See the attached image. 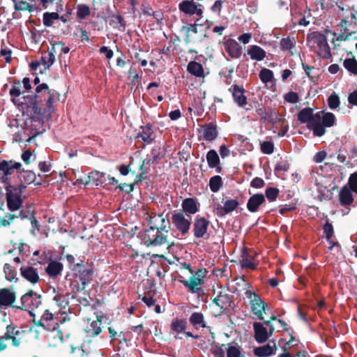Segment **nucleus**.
Wrapping results in <instances>:
<instances>
[{"instance_id": "24", "label": "nucleus", "mask_w": 357, "mask_h": 357, "mask_svg": "<svg viewBox=\"0 0 357 357\" xmlns=\"http://www.w3.org/2000/svg\"><path fill=\"white\" fill-rule=\"evenodd\" d=\"M203 138L208 142L215 140L218 135V126L213 122L202 126Z\"/></svg>"}, {"instance_id": "19", "label": "nucleus", "mask_w": 357, "mask_h": 357, "mask_svg": "<svg viewBox=\"0 0 357 357\" xmlns=\"http://www.w3.org/2000/svg\"><path fill=\"white\" fill-rule=\"evenodd\" d=\"M16 300V294L8 288L0 289V307L2 306H10L15 308L14 304Z\"/></svg>"}, {"instance_id": "29", "label": "nucleus", "mask_w": 357, "mask_h": 357, "mask_svg": "<svg viewBox=\"0 0 357 357\" xmlns=\"http://www.w3.org/2000/svg\"><path fill=\"white\" fill-rule=\"evenodd\" d=\"M63 264L57 261H51L45 268L47 274L52 278H56L63 270Z\"/></svg>"}, {"instance_id": "54", "label": "nucleus", "mask_w": 357, "mask_h": 357, "mask_svg": "<svg viewBox=\"0 0 357 357\" xmlns=\"http://www.w3.org/2000/svg\"><path fill=\"white\" fill-rule=\"evenodd\" d=\"M15 9L17 11L32 10V6L24 0H19L14 3Z\"/></svg>"}, {"instance_id": "48", "label": "nucleus", "mask_w": 357, "mask_h": 357, "mask_svg": "<svg viewBox=\"0 0 357 357\" xmlns=\"http://www.w3.org/2000/svg\"><path fill=\"white\" fill-rule=\"evenodd\" d=\"M160 146L154 147L151 150V154L152 155V158L147 160V162H146L147 165H149L150 166L153 164L158 163V160L163 158V156L160 153Z\"/></svg>"}, {"instance_id": "8", "label": "nucleus", "mask_w": 357, "mask_h": 357, "mask_svg": "<svg viewBox=\"0 0 357 357\" xmlns=\"http://www.w3.org/2000/svg\"><path fill=\"white\" fill-rule=\"evenodd\" d=\"M256 112L260 116L261 120L267 121L273 126H275L278 122H284L282 119V114H280L275 108H266L264 106H259Z\"/></svg>"}, {"instance_id": "43", "label": "nucleus", "mask_w": 357, "mask_h": 357, "mask_svg": "<svg viewBox=\"0 0 357 357\" xmlns=\"http://www.w3.org/2000/svg\"><path fill=\"white\" fill-rule=\"evenodd\" d=\"M181 31H184L185 37L184 41L185 44H189L191 42V39L190 38V33L192 32L194 33H197L198 32L197 30V24H190L188 26H183L181 29Z\"/></svg>"}, {"instance_id": "52", "label": "nucleus", "mask_w": 357, "mask_h": 357, "mask_svg": "<svg viewBox=\"0 0 357 357\" xmlns=\"http://www.w3.org/2000/svg\"><path fill=\"white\" fill-rule=\"evenodd\" d=\"M340 103V98L335 92H333L328 98V105L331 109H335L337 108Z\"/></svg>"}, {"instance_id": "31", "label": "nucleus", "mask_w": 357, "mask_h": 357, "mask_svg": "<svg viewBox=\"0 0 357 357\" xmlns=\"http://www.w3.org/2000/svg\"><path fill=\"white\" fill-rule=\"evenodd\" d=\"M189 321L196 329L207 327L206 322L204 320V314L202 312H192L189 317Z\"/></svg>"}, {"instance_id": "60", "label": "nucleus", "mask_w": 357, "mask_h": 357, "mask_svg": "<svg viewBox=\"0 0 357 357\" xmlns=\"http://www.w3.org/2000/svg\"><path fill=\"white\" fill-rule=\"evenodd\" d=\"M290 165L287 160H281L278 162L275 166L274 170L275 172H287L289 169Z\"/></svg>"}, {"instance_id": "4", "label": "nucleus", "mask_w": 357, "mask_h": 357, "mask_svg": "<svg viewBox=\"0 0 357 357\" xmlns=\"http://www.w3.org/2000/svg\"><path fill=\"white\" fill-rule=\"evenodd\" d=\"M308 46L314 50L319 56L328 59L332 57L330 46L325 34L319 31H313L307 34Z\"/></svg>"}, {"instance_id": "14", "label": "nucleus", "mask_w": 357, "mask_h": 357, "mask_svg": "<svg viewBox=\"0 0 357 357\" xmlns=\"http://www.w3.org/2000/svg\"><path fill=\"white\" fill-rule=\"evenodd\" d=\"M149 222L158 233L162 231L167 233L170 230L171 225L169 221L165 219L162 213L151 215Z\"/></svg>"}, {"instance_id": "9", "label": "nucleus", "mask_w": 357, "mask_h": 357, "mask_svg": "<svg viewBox=\"0 0 357 357\" xmlns=\"http://www.w3.org/2000/svg\"><path fill=\"white\" fill-rule=\"evenodd\" d=\"M229 91L231 93L234 102L239 107L250 111L252 109L251 105L248 104L247 98L245 96V90L241 86L233 84L229 89Z\"/></svg>"}, {"instance_id": "23", "label": "nucleus", "mask_w": 357, "mask_h": 357, "mask_svg": "<svg viewBox=\"0 0 357 357\" xmlns=\"http://www.w3.org/2000/svg\"><path fill=\"white\" fill-rule=\"evenodd\" d=\"M352 190L347 185L343 186L338 194V199L341 206L347 207L354 203Z\"/></svg>"}, {"instance_id": "40", "label": "nucleus", "mask_w": 357, "mask_h": 357, "mask_svg": "<svg viewBox=\"0 0 357 357\" xmlns=\"http://www.w3.org/2000/svg\"><path fill=\"white\" fill-rule=\"evenodd\" d=\"M59 14L57 12H45L43 15V22L45 26L51 27L53 26V21L59 20Z\"/></svg>"}, {"instance_id": "42", "label": "nucleus", "mask_w": 357, "mask_h": 357, "mask_svg": "<svg viewBox=\"0 0 357 357\" xmlns=\"http://www.w3.org/2000/svg\"><path fill=\"white\" fill-rule=\"evenodd\" d=\"M343 66L351 74L357 75V60L354 57L344 59Z\"/></svg>"}, {"instance_id": "58", "label": "nucleus", "mask_w": 357, "mask_h": 357, "mask_svg": "<svg viewBox=\"0 0 357 357\" xmlns=\"http://www.w3.org/2000/svg\"><path fill=\"white\" fill-rule=\"evenodd\" d=\"M323 231L326 235V240L330 241V239H331L334 234L333 226L332 224L327 221L323 226Z\"/></svg>"}, {"instance_id": "33", "label": "nucleus", "mask_w": 357, "mask_h": 357, "mask_svg": "<svg viewBox=\"0 0 357 357\" xmlns=\"http://www.w3.org/2000/svg\"><path fill=\"white\" fill-rule=\"evenodd\" d=\"M21 174L20 181L17 183H22L25 185H28L31 183H36L37 185H40L41 183H36V176L33 172L29 170H21L19 172Z\"/></svg>"}, {"instance_id": "12", "label": "nucleus", "mask_w": 357, "mask_h": 357, "mask_svg": "<svg viewBox=\"0 0 357 357\" xmlns=\"http://www.w3.org/2000/svg\"><path fill=\"white\" fill-rule=\"evenodd\" d=\"M20 334V331L13 324L6 326V332L2 336H0V351L6 349L7 345L4 343L5 340H12V344L14 347H19L20 344V339L17 336Z\"/></svg>"}, {"instance_id": "41", "label": "nucleus", "mask_w": 357, "mask_h": 357, "mask_svg": "<svg viewBox=\"0 0 357 357\" xmlns=\"http://www.w3.org/2000/svg\"><path fill=\"white\" fill-rule=\"evenodd\" d=\"M3 272L6 279L10 282H17V272L9 264L6 263L3 265Z\"/></svg>"}, {"instance_id": "21", "label": "nucleus", "mask_w": 357, "mask_h": 357, "mask_svg": "<svg viewBox=\"0 0 357 357\" xmlns=\"http://www.w3.org/2000/svg\"><path fill=\"white\" fill-rule=\"evenodd\" d=\"M254 337L259 344L266 342L268 338V330L261 322H254L253 324Z\"/></svg>"}, {"instance_id": "64", "label": "nucleus", "mask_w": 357, "mask_h": 357, "mask_svg": "<svg viewBox=\"0 0 357 357\" xmlns=\"http://www.w3.org/2000/svg\"><path fill=\"white\" fill-rule=\"evenodd\" d=\"M106 174L105 172H100L98 171H93L89 173V181H100L102 178L105 176Z\"/></svg>"}, {"instance_id": "39", "label": "nucleus", "mask_w": 357, "mask_h": 357, "mask_svg": "<svg viewBox=\"0 0 357 357\" xmlns=\"http://www.w3.org/2000/svg\"><path fill=\"white\" fill-rule=\"evenodd\" d=\"M69 287L72 293L73 294L79 292L86 288V287L79 280H78L77 276L75 274L73 275V278L70 280Z\"/></svg>"}, {"instance_id": "50", "label": "nucleus", "mask_w": 357, "mask_h": 357, "mask_svg": "<svg viewBox=\"0 0 357 357\" xmlns=\"http://www.w3.org/2000/svg\"><path fill=\"white\" fill-rule=\"evenodd\" d=\"M224 347H226V344H222L221 346H219L217 344H211V352L214 357H225V349H223Z\"/></svg>"}, {"instance_id": "37", "label": "nucleus", "mask_w": 357, "mask_h": 357, "mask_svg": "<svg viewBox=\"0 0 357 357\" xmlns=\"http://www.w3.org/2000/svg\"><path fill=\"white\" fill-rule=\"evenodd\" d=\"M219 297L220 302V310L222 311L227 310L234 303L233 296L229 294L220 292Z\"/></svg>"}, {"instance_id": "56", "label": "nucleus", "mask_w": 357, "mask_h": 357, "mask_svg": "<svg viewBox=\"0 0 357 357\" xmlns=\"http://www.w3.org/2000/svg\"><path fill=\"white\" fill-rule=\"evenodd\" d=\"M310 19L313 20L312 17V13L310 10H305L303 15L298 20V24L300 26H307L310 23Z\"/></svg>"}, {"instance_id": "35", "label": "nucleus", "mask_w": 357, "mask_h": 357, "mask_svg": "<svg viewBox=\"0 0 357 357\" xmlns=\"http://www.w3.org/2000/svg\"><path fill=\"white\" fill-rule=\"evenodd\" d=\"M188 326V321L185 319H178L176 318L172 320L170 328L173 332L177 334L184 332Z\"/></svg>"}, {"instance_id": "27", "label": "nucleus", "mask_w": 357, "mask_h": 357, "mask_svg": "<svg viewBox=\"0 0 357 357\" xmlns=\"http://www.w3.org/2000/svg\"><path fill=\"white\" fill-rule=\"evenodd\" d=\"M225 350L227 357H245V351L241 346L236 342L233 341L226 344Z\"/></svg>"}, {"instance_id": "34", "label": "nucleus", "mask_w": 357, "mask_h": 357, "mask_svg": "<svg viewBox=\"0 0 357 357\" xmlns=\"http://www.w3.org/2000/svg\"><path fill=\"white\" fill-rule=\"evenodd\" d=\"M188 71L192 75L197 77H204V70L200 63L192 61L189 62L187 66Z\"/></svg>"}, {"instance_id": "15", "label": "nucleus", "mask_w": 357, "mask_h": 357, "mask_svg": "<svg viewBox=\"0 0 357 357\" xmlns=\"http://www.w3.org/2000/svg\"><path fill=\"white\" fill-rule=\"evenodd\" d=\"M20 271L21 276L31 284H36L40 281L38 269L30 262L27 265H22Z\"/></svg>"}, {"instance_id": "59", "label": "nucleus", "mask_w": 357, "mask_h": 357, "mask_svg": "<svg viewBox=\"0 0 357 357\" xmlns=\"http://www.w3.org/2000/svg\"><path fill=\"white\" fill-rule=\"evenodd\" d=\"M348 185L354 192L357 194V172H354L349 176Z\"/></svg>"}, {"instance_id": "51", "label": "nucleus", "mask_w": 357, "mask_h": 357, "mask_svg": "<svg viewBox=\"0 0 357 357\" xmlns=\"http://www.w3.org/2000/svg\"><path fill=\"white\" fill-rule=\"evenodd\" d=\"M112 22L114 24V27L121 29L122 28L123 30L126 28V22L123 17L121 15H112L111 16Z\"/></svg>"}, {"instance_id": "30", "label": "nucleus", "mask_w": 357, "mask_h": 357, "mask_svg": "<svg viewBox=\"0 0 357 357\" xmlns=\"http://www.w3.org/2000/svg\"><path fill=\"white\" fill-rule=\"evenodd\" d=\"M142 132H139L137 135V138H141L142 140L146 143L151 144L153 141L152 135L153 130L152 126L150 123H147L146 126H141Z\"/></svg>"}, {"instance_id": "63", "label": "nucleus", "mask_w": 357, "mask_h": 357, "mask_svg": "<svg viewBox=\"0 0 357 357\" xmlns=\"http://www.w3.org/2000/svg\"><path fill=\"white\" fill-rule=\"evenodd\" d=\"M284 99L286 102L289 103H296L300 100L298 93L294 91L286 93L284 96Z\"/></svg>"}, {"instance_id": "44", "label": "nucleus", "mask_w": 357, "mask_h": 357, "mask_svg": "<svg viewBox=\"0 0 357 357\" xmlns=\"http://www.w3.org/2000/svg\"><path fill=\"white\" fill-rule=\"evenodd\" d=\"M222 180L221 176L217 175L211 177L209 181V187L213 192H217L222 186Z\"/></svg>"}, {"instance_id": "5", "label": "nucleus", "mask_w": 357, "mask_h": 357, "mask_svg": "<svg viewBox=\"0 0 357 357\" xmlns=\"http://www.w3.org/2000/svg\"><path fill=\"white\" fill-rule=\"evenodd\" d=\"M22 164L14 160H2L0 162V181L4 186L17 183L14 172L19 173Z\"/></svg>"}, {"instance_id": "2", "label": "nucleus", "mask_w": 357, "mask_h": 357, "mask_svg": "<svg viewBox=\"0 0 357 357\" xmlns=\"http://www.w3.org/2000/svg\"><path fill=\"white\" fill-rule=\"evenodd\" d=\"M297 118L301 123H307V128L312 131L315 137L324 135L326 128L333 127L336 121L333 113L321 111L314 114L311 107L302 109L298 113Z\"/></svg>"}, {"instance_id": "16", "label": "nucleus", "mask_w": 357, "mask_h": 357, "mask_svg": "<svg viewBox=\"0 0 357 357\" xmlns=\"http://www.w3.org/2000/svg\"><path fill=\"white\" fill-rule=\"evenodd\" d=\"M210 222L204 217L197 215L193 222V234L197 238H201L206 234Z\"/></svg>"}, {"instance_id": "47", "label": "nucleus", "mask_w": 357, "mask_h": 357, "mask_svg": "<svg viewBox=\"0 0 357 357\" xmlns=\"http://www.w3.org/2000/svg\"><path fill=\"white\" fill-rule=\"evenodd\" d=\"M91 15L90 8L85 4H79L77 10V17L80 20H84Z\"/></svg>"}, {"instance_id": "53", "label": "nucleus", "mask_w": 357, "mask_h": 357, "mask_svg": "<svg viewBox=\"0 0 357 357\" xmlns=\"http://www.w3.org/2000/svg\"><path fill=\"white\" fill-rule=\"evenodd\" d=\"M279 190L276 188L269 187L266 189L265 196L270 202L275 201L279 195Z\"/></svg>"}, {"instance_id": "32", "label": "nucleus", "mask_w": 357, "mask_h": 357, "mask_svg": "<svg viewBox=\"0 0 357 357\" xmlns=\"http://www.w3.org/2000/svg\"><path fill=\"white\" fill-rule=\"evenodd\" d=\"M248 54L250 56L251 59L261 61L266 57V52L261 47L253 45L250 46L248 50Z\"/></svg>"}, {"instance_id": "49", "label": "nucleus", "mask_w": 357, "mask_h": 357, "mask_svg": "<svg viewBox=\"0 0 357 357\" xmlns=\"http://www.w3.org/2000/svg\"><path fill=\"white\" fill-rule=\"evenodd\" d=\"M155 233L158 232L151 225L149 229L145 230L144 234V239L148 245H151L152 238L155 237Z\"/></svg>"}, {"instance_id": "55", "label": "nucleus", "mask_w": 357, "mask_h": 357, "mask_svg": "<svg viewBox=\"0 0 357 357\" xmlns=\"http://www.w3.org/2000/svg\"><path fill=\"white\" fill-rule=\"evenodd\" d=\"M260 149L264 154H272L274 151V144L270 141L264 142L261 144Z\"/></svg>"}, {"instance_id": "13", "label": "nucleus", "mask_w": 357, "mask_h": 357, "mask_svg": "<svg viewBox=\"0 0 357 357\" xmlns=\"http://www.w3.org/2000/svg\"><path fill=\"white\" fill-rule=\"evenodd\" d=\"M257 255V253L255 250L243 247L241 253L240 265L241 268L256 270L257 264L255 263L254 260Z\"/></svg>"}, {"instance_id": "20", "label": "nucleus", "mask_w": 357, "mask_h": 357, "mask_svg": "<svg viewBox=\"0 0 357 357\" xmlns=\"http://www.w3.org/2000/svg\"><path fill=\"white\" fill-rule=\"evenodd\" d=\"M102 317L97 315L96 320L92 321L87 325L85 332L89 337H96L100 334L102 328Z\"/></svg>"}, {"instance_id": "11", "label": "nucleus", "mask_w": 357, "mask_h": 357, "mask_svg": "<svg viewBox=\"0 0 357 357\" xmlns=\"http://www.w3.org/2000/svg\"><path fill=\"white\" fill-rule=\"evenodd\" d=\"M178 281L187 287L192 294H196L198 297H202L204 295V291L201 287L204 283L202 278L192 275L187 280L180 276Z\"/></svg>"}, {"instance_id": "46", "label": "nucleus", "mask_w": 357, "mask_h": 357, "mask_svg": "<svg viewBox=\"0 0 357 357\" xmlns=\"http://www.w3.org/2000/svg\"><path fill=\"white\" fill-rule=\"evenodd\" d=\"M295 44L296 42L294 38L288 36L287 38H283L281 39L280 42V47L282 50L287 51L292 49L294 47Z\"/></svg>"}, {"instance_id": "10", "label": "nucleus", "mask_w": 357, "mask_h": 357, "mask_svg": "<svg viewBox=\"0 0 357 357\" xmlns=\"http://www.w3.org/2000/svg\"><path fill=\"white\" fill-rule=\"evenodd\" d=\"M172 222L182 236H185L189 232L191 218L187 219L183 212L174 211L172 215Z\"/></svg>"}, {"instance_id": "26", "label": "nucleus", "mask_w": 357, "mask_h": 357, "mask_svg": "<svg viewBox=\"0 0 357 357\" xmlns=\"http://www.w3.org/2000/svg\"><path fill=\"white\" fill-rule=\"evenodd\" d=\"M181 207L182 210L181 211L183 212V214L187 216L194 215L199 211L197 204L193 198L185 199L182 202Z\"/></svg>"}, {"instance_id": "57", "label": "nucleus", "mask_w": 357, "mask_h": 357, "mask_svg": "<svg viewBox=\"0 0 357 357\" xmlns=\"http://www.w3.org/2000/svg\"><path fill=\"white\" fill-rule=\"evenodd\" d=\"M302 68L304 70L305 74L307 77L314 82V78L317 77V75L314 74L315 68L313 66H310L309 65L302 63Z\"/></svg>"}, {"instance_id": "17", "label": "nucleus", "mask_w": 357, "mask_h": 357, "mask_svg": "<svg viewBox=\"0 0 357 357\" xmlns=\"http://www.w3.org/2000/svg\"><path fill=\"white\" fill-rule=\"evenodd\" d=\"M239 204L238 201L236 199H227L223 203V206L218 204L217 207L214 208V212L218 217L222 218L235 211Z\"/></svg>"}, {"instance_id": "18", "label": "nucleus", "mask_w": 357, "mask_h": 357, "mask_svg": "<svg viewBox=\"0 0 357 357\" xmlns=\"http://www.w3.org/2000/svg\"><path fill=\"white\" fill-rule=\"evenodd\" d=\"M278 347L275 340H270L266 344L255 347L253 350L255 356L257 357H266L275 354Z\"/></svg>"}, {"instance_id": "61", "label": "nucleus", "mask_w": 357, "mask_h": 357, "mask_svg": "<svg viewBox=\"0 0 357 357\" xmlns=\"http://www.w3.org/2000/svg\"><path fill=\"white\" fill-rule=\"evenodd\" d=\"M135 185L134 182L132 183H123L117 185L116 188L119 189L122 192H125L126 194H130L134 190Z\"/></svg>"}, {"instance_id": "45", "label": "nucleus", "mask_w": 357, "mask_h": 357, "mask_svg": "<svg viewBox=\"0 0 357 357\" xmlns=\"http://www.w3.org/2000/svg\"><path fill=\"white\" fill-rule=\"evenodd\" d=\"M259 77L263 83L267 84L273 79L274 75L271 70L264 68L260 70Z\"/></svg>"}, {"instance_id": "62", "label": "nucleus", "mask_w": 357, "mask_h": 357, "mask_svg": "<svg viewBox=\"0 0 357 357\" xmlns=\"http://www.w3.org/2000/svg\"><path fill=\"white\" fill-rule=\"evenodd\" d=\"M15 218H18V216L16 214L8 213L2 219H1L0 225L3 227H8L10 225L11 222Z\"/></svg>"}, {"instance_id": "28", "label": "nucleus", "mask_w": 357, "mask_h": 357, "mask_svg": "<svg viewBox=\"0 0 357 357\" xmlns=\"http://www.w3.org/2000/svg\"><path fill=\"white\" fill-rule=\"evenodd\" d=\"M93 270L91 268H80L78 269V271L75 273L74 274L77 276L78 280H79L86 287L87 284H90L93 279Z\"/></svg>"}, {"instance_id": "36", "label": "nucleus", "mask_w": 357, "mask_h": 357, "mask_svg": "<svg viewBox=\"0 0 357 357\" xmlns=\"http://www.w3.org/2000/svg\"><path fill=\"white\" fill-rule=\"evenodd\" d=\"M196 5L193 0H184L179 3L178 8L183 13L192 15Z\"/></svg>"}, {"instance_id": "7", "label": "nucleus", "mask_w": 357, "mask_h": 357, "mask_svg": "<svg viewBox=\"0 0 357 357\" xmlns=\"http://www.w3.org/2000/svg\"><path fill=\"white\" fill-rule=\"evenodd\" d=\"M245 294L250 299L249 303L252 313L259 320L263 321L264 319V314H266L268 309L267 303L255 291L247 290Z\"/></svg>"}, {"instance_id": "3", "label": "nucleus", "mask_w": 357, "mask_h": 357, "mask_svg": "<svg viewBox=\"0 0 357 357\" xmlns=\"http://www.w3.org/2000/svg\"><path fill=\"white\" fill-rule=\"evenodd\" d=\"M6 190V199L8 208L15 211L21 208L26 196V185L22 183L9 184L4 186Z\"/></svg>"}, {"instance_id": "25", "label": "nucleus", "mask_w": 357, "mask_h": 357, "mask_svg": "<svg viewBox=\"0 0 357 357\" xmlns=\"http://www.w3.org/2000/svg\"><path fill=\"white\" fill-rule=\"evenodd\" d=\"M265 201V196L263 194L258 193L253 195L248 200L247 208L250 212L255 213Z\"/></svg>"}, {"instance_id": "38", "label": "nucleus", "mask_w": 357, "mask_h": 357, "mask_svg": "<svg viewBox=\"0 0 357 357\" xmlns=\"http://www.w3.org/2000/svg\"><path fill=\"white\" fill-rule=\"evenodd\" d=\"M206 160L210 168H214L220 162L218 153L213 149L208 151L206 153Z\"/></svg>"}, {"instance_id": "1", "label": "nucleus", "mask_w": 357, "mask_h": 357, "mask_svg": "<svg viewBox=\"0 0 357 357\" xmlns=\"http://www.w3.org/2000/svg\"><path fill=\"white\" fill-rule=\"evenodd\" d=\"M20 84L14 83L9 94L15 105H21L36 121H43L51 118L55 110V103L59 101L60 94L50 89L48 84L42 83L35 89L34 95L23 96L22 100L17 99L21 95Z\"/></svg>"}, {"instance_id": "22", "label": "nucleus", "mask_w": 357, "mask_h": 357, "mask_svg": "<svg viewBox=\"0 0 357 357\" xmlns=\"http://www.w3.org/2000/svg\"><path fill=\"white\" fill-rule=\"evenodd\" d=\"M225 50L232 59H238L242 54V47L235 40L229 39L225 43Z\"/></svg>"}, {"instance_id": "6", "label": "nucleus", "mask_w": 357, "mask_h": 357, "mask_svg": "<svg viewBox=\"0 0 357 357\" xmlns=\"http://www.w3.org/2000/svg\"><path fill=\"white\" fill-rule=\"evenodd\" d=\"M20 301L21 305L15 306L14 307L18 310H28L29 311L31 316H33L31 311L37 309L41 305L42 296L38 294L33 290L30 289L28 292L22 296Z\"/></svg>"}]
</instances>
